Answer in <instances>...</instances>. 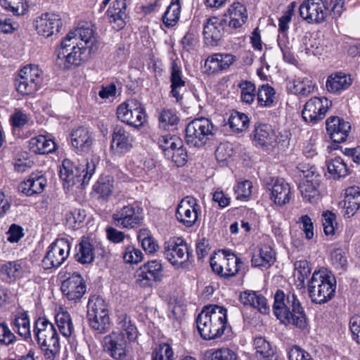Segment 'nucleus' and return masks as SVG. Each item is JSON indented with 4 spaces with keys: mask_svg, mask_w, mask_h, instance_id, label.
<instances>
[{
    "mask_svg": "<svg viewBox=\"0 0 360 360\" xmlns=\"http://www.w3.org/2000/svg\"><path fill=\"white\" fill-rule=\"evenodd\" d=\"M273 311L281 323L304 328L307 317L301 303L294 292L277 290L274 295Z\"/></svg>",
    "mask_w": 360,
    "mask_h": 360,
    "instance_id": "1",
    "label": "nucleus"
},
{
    "mask_svg": "<svg viewBox=\"0 0 360 360\" xmlns=\"http://www.w3.org/2000/svg\"><path fill=\"white\" fill-rule=\"evenodd\" d=\"M196 324L202 339H217L223 335L227 327V309L215 304L205 306L196 319Z\"/></svg>",
    "mask_w": 360,
    "mask_h": 360,
    "instance_id": "2",
    "label": "nucleus"
},
{
    "mask_svg": "<svg viewBox=\"0 0 360 360\" xmlns=\"http://www.w3.org/2000/svg\"><path fill=\"white\" fill-rule=\"evenodd\" d=\"M335 277L326 271H314L309 282L308 292L312 302L324 304L335 296Z\"/></svg>",
    "mask_w": 360,
    "mask_h": 360,
    "instance_id": "3",
    "label": "nucleus"
},
{
    "mask_svg": "<svg viewBox=\"0 0 360 360\" xmlns=\"http://www.w3.org/2000/svg\"><path fill=\"white\" fill-rule=\"evenodd\" d=\"M217 128L210 120L205 117L194 119L185 129V141L191 147L202 148L214 139Z\"/></svg>",
    "mask_w": 360,
    "mask_h": 360,
    "instance_id": "4",
    "label": "nucleus"
},
{
    "mask_svg": "<svg viewBox=\"0 0 360 360\" xmlns=\"http://www.w3.org/2000/svg\"><path fill=\"white\" fill-rule=\"evenodd\" d=\"M87 318L91 329L97 334L106 333L110 326L105 300L100 296L90 297L87 304Z\"/></svg>",
    "mask_w": 360,
    "mask_h": 360,
    "instance_id": "5",
    "label": "nucleus"
},
{
    "mask_svg": "<svg viewBox=\"0 0 360 360\" xmlns=\"http://www.w3.org/2000/svg\"><path fill=\"white\" fill-rule=\"evenodd\" d=\"M117 117L122 122L139 129L146 122L145 108L136 99L129 100L117 108Z\"/></svg>",
    "mask_w": 360,
    "mask_h": 360,
    "instance_id": "6",
    "label": "nucleus"
},
{
    "mask_svg": "<svg viewBox=\"0 0 360 360\" xmlns=\"http://www.w3.org/2000/svg\"><path fill=\"white\" fill-rule=\"evenodd\" d=\"M115 226L121 229H135L139 226L143 219V209L133 203L117 210L112 216Z\"/></svg>",
    "mask_w": 360,
    "mask_h": 360,
    "instance_id": "7",
    "label": "nucleus"
},
{
    "mask_svg": "<svg viewBox=\"0 0 360 360\" xmlns=\"http://www.w3.org/2000/svg\"><path fill=\"white\" fill-rule=\"evenodd\" d=\"M300 17L309 23L324 22L328 13L326 0H304L299 7Z\"/></svg>",
    "mask_w": 360,
    "mask_h": 360,
    "instance_id": "8",
    "label": "nucleus"
},
{
    "mask_svg": "<svg viewBox=\"0 0 360 360\" xmlns=\"http://www.w3.org/2000/svg\"><path fill=\"white\" fill-rule=\"evenodd\" d=\"M166 259L177 267H184L190 255L186 243L180 238H171L165 243Z\"/></svg>",
    "mask_w": 360,
    "mask_h": 360,
    "instance_id": "9",
    "label": "nucleus"
},
{
    "mask_svg": "<svg viewBox=\"0 0 360 360\" xmlns=\"http://www.w3.org/2000/svg\"><path fill=\"white\" fill-rule=\"evenodd\" d=\"M330 105L331 101L325 97L311 98L305 103L302 116L306 122L314 125L325 117Z\"/></svg>",
    "mask_w": 360,
    "mask_h": 360,
    "instance_id": "10",
    "label": "nucleus"
},
{
    "mask_svg": "<svg viewBox=\"0 0 360 360\" xmlns=\"http://www.w3.org/2000/svg\"><path fill=\"white\" fill-rule=\"evenodd\" d=\"M103 350L115 360H124L128 354L127 341L122 333L112 332L102 341Z\"/></svg>",
    "mask_w": 360,
    "mask_h": 360,
    "instance_id": "11",
    "label": "nucleus"
},
{
    "mask_svg": "<svg viewBox=\"0 0 360 360\" xmlns=\"http://www.w3.org/2000/svg\"><path fill=\"white\" fill-rule=\"evenodd\" d=\"M163 277V266L161 262L153 259L140 267L136 281L142 287H151L154 283L161 282Z\"/></svg>",
    "mask_w": 360,
    "mask_h": 360,
    "instance_id": "12",
    "label": "nucleus"
},
{
    "mask_svg": "<svg viewBox=\"0 0 360 360\" xmlns=\"http://www.w3.org/2000/svg\"><path fill=\"white\" fill-rule=\"evenodd\" d=\"M200 211L197 200L186 196L179 203L176 210L177 220L186 227H191L198 219V212Z\"/></svg>",
    "mask_w": 360,
    "mask_h": 360,
    "instance_id": "13",
    "label": "nucleus"
},
{
    "mask_svg": "<svg viewBox=\"0 0 360 360\" xmlns=\"http://www.w3.org/2000/svg\"><path fill=\"white\" fill-rule=\"evenodd\" d=\"M27 273L30 266L25 259L5 262L0 265V278L6 283H13Z\"/></svg>",
    "mask_w": 360,
    "mask_h": 360,
    "instance_id": "14",
    "label": "nucleus"
},
{
    "mask_svg": "<svg viewBox=\"0 0 360 360\" xmlns=\"http://www.w3.org/2000/svg\"><path fill=\"white\" fill-rule=\"evenodd\" d=\"M79 37L88 48L89 53H95L98 49L96 27L89 22H79L72 31L69 32V41Z\"/></svg>",
    "mask_w": 360,
    "mask_h": 360,
    "instance_id": "15",
    "label": "nucleus"
},
{
    "mask_svg": "<svg viewBox=\"0 0 360 360\" xmlns=\"http://www.w3.org/2000/svg\"><path fill=\"white\" fill-rule=\"evenodd\" d=\"M134 137L127 129L120 124L113 128L111 148L118 155L128 153L133 147Z\"/></svg>",
    "mask_w": 360,
    "mask_h": 360,
    "instance_id": "16",
    "label": "nucleus"
},
{
    "mask_svg": "<svg viewBox=\"0 0 360 360\" xmlns=\"http://www.w3.org/2000/svg\"><path fill=\"white\" fill-rule=\"evenodd\" d=\"M34 27L39 35L47 38L60 32L63 23L58 15L44 13L36 18Z\"/></svg>",
    "mask_w": 360,
    "mask_h": 360,
    "instance_id": "17",
    "label": "nucleus"
},
{
    "mask_svg": "<svg viewBox=\"0 0 360 360\" xmlns=\"http://www.w3.org/2000/svg\"><path fill=\"white\" fill-rule=\"evenodd\" d=\"M326 131L330 139L337 143L346 141L351 129L349 122L338 116H330L326 121Z\"/></svg>",
    "mask_w": 360,
    "mask_h": 360,
    "instance_id": "18",
    "label": "nucleus"
},
{
    "mask_svg": "<svg viewBox=\"0 0 360 360\" xmlns=\"http://www.w3.org/2000/svg\"><path fill=\"white\" fill-rule=\"evenodd\" d=\"M225 19L211 17L207 20L203 27L204 40L207 45L215 46L219 44L224 33Z\"/></svg>",
    "mask_w": 360,
    "mask_h": 360,
    "instance_id": "19",
    "label": "nucleus"
},
{
    "mask_svg": "<svg viewBox=\"0 0 360 360\" xmlns=\"http://www.w3.org/2000/svg\"><path fill=\"white\" fill-rule=\"evenodd\" d=\"M236 59V56L231 53H214L206 59L205 68L208 74L219 73L229 69Z\"/></svg>",
    "mask_w": 360,
    "mask_h": 360,
    "instance_id": "20",
    "label": "nucleus"
},
{
    "mask_svg": "<svg viewBox=\"0 0 360 360\" xmlns=\"http://www.w3.org/2000/svg\"><path fill=\"white\" fill-rule=\"evenodd\" d=\"M40 348L44 352L47 359L53 358L59 352L60 344L56 328L48 330L46 333H42L35 336Z\"/></svg>",
    "mask_w": 360,
    "mask_h": 360,
    "instance_id": "21",
    "label": "nucleus"
},
{
    "mask_svg": "<svg viewBox=\"0 0 360 360\" xmlns=\"http://www.w3.org/2000/svg\"><path fill=\"white\" fill-rule=\"evenodd\" d=\"M170 94L175 98L177 102L183 99V95L186 92V79L183 77L181 68L175 60L172 61L170 75Z\"/></svg>",
    "mask_w": 360,
    "mask_h": 360,
    "instance_id": "22",
    "label": "nucleus"
},
{
    "mask_svg": "<svg viewBox=\"0 0 360 360\" xmlns=\"http://www.w3.org/2000/svg\"><path fill=\"white\" fill-rule=\"evenodd\" d=\"M271 182V200L280 206L289 202L291 197L290 185L283 179L279 178L273 179Z\"/></svg>",
    "mask_w": 360,
    "mask_h": 360,
    "instance_id": "23",
    "label": "nucleus"
},
{
    "mask_svg": "<svg viewBox=\"0 0 360 360\" xmlns=\"http://www.w3.org/2000/svg\"><path fill=\"white\" fill-rule=\"evenodd\" d=\"M71 143L76 153L89 151L93 139L90 131L84 127H79L72 131Z\"/></svg>",
    "mask_w": 360,
    "mask_h": 360,
    "instance_id": "24",
    "label": "nucleus"
},
{
    "mask_svg": "<svg viewBox=\"0 0 360 360\" xmlns=\"http://www.w3.org/2000/svg\"><path fill=\"white\" fill-rule=\"evenodd\" d=\"M87 165L88 163L85 162L82 164H75L69 160V184L70 183L72 185L77 184L84 185L88 184L93 174L94 169L88 171Z\"/></svg>",
    "mask_w": 360,
    "mask_h": 360,
    "instance_id": "25",
    "label": "nucleus"
},
{
    "mask_svg": "<svg viewBox=\"0 0 360 360\" xmlns=\"http://www.w3.org/2000/svg\"><path fill=\"white\" fill-rule=\"evenodd\" d=\"M276 260L275 252L271 246L264 245L255 250L252 254L251 264L253 267L267 269Z\"/></svg>",
    "mask_w": 360,
    "mask_h": 360,
    "instance_id": "26",
    "label": "nucleus"
},
{
    "mask_svg": "<svg viewBox=\"0 0 360 360\" xmlns=\"http://www.w3.org/2000/svg\"><path fill=\"white\" fill-rule=\"evenodd\" d=\"M46 185V179L43 175L32 173L27 179L21 182L18 191L27 196L41 193Z\"/></svg>",
    "mask_w": 360,
    "mask_h": 360,
    "instance_id": "27",
    "label": "nucleus"
},
{
    "mask_svg": "<svg viewBox=\"0 0 360 360\" xmlns=\"http://www.w3.org/2000/svg\"><path fill=\"white\" fill-rule=\"evenodd\" d=\"M240 301L245 306H251L260 313L268 314L270 308L267 300L256 291L246 290L240 293Z\"/></svg>",
    "mask_w": 360,
    "mask_h": 360,
    "instance_id": "28",
    "label": "nucleus"
},
{
    "mask_svg": "<svg viewBox=\"0 0 360 360\" xmlns=\"http://www.w3.org/2000/svg\"><path fill=\"white\" fill-rule=\"evenodd\" d=\"M68 258V252L65 253L63 248L53 243L49 248L46 256L41 261L44 269L57 268L60 266Z\"/></svg>",
    "mask_w": 360,
    "mask_h": 360,
    "instance_id": "29",
    "label": "nucleus"
},
{
    "mask_svg": "<svg viewBox=\"0 0 360 360\" xmlns=\"http://www.w3.org/2000/svg\"><path fill=\"white\" fill-rule=\"evenodd\" d=\"M75 260L82 264H91L95 257L94 246L89 238L83 237L75 246Z\"/></svg>",
    "mask_w": 360,
    "mask_h": 360,
    "instance_id": "30",
    "label": "nucleus"
},
{
    "mask_svg": "<svg viewBox=\"0 0 360 360\" xmlns=\"http://www.w3.org/2000/svg\"><path fill=\"white\" fill-rule=\"evenodd\" d=\"M256 144L262 148L273 146L276 143V137L271 127L266 124L256 125L253 131Z\"/></svg>",
    "mask_w": 360,
    "mask_h": 360,
    "instance_id": "31",
    "label": "nucleus"
},
{
    "mask_svg": "<svg viewBox=\"0 0 360 360\" xmlns=\"http://www.w3.org/2000/svg\"><path fill=\"white\" fill-rule=\"evenodd\" d=\"M255 356L258 360H277L276 347L263 337H257L253 343Z\"/></svg>",
    "mask_w": 360,
    "mask_h": 360,
    "instance_id": "32",
    "label": "nucleus"
},
{
    "mask_svg": "<svg viewBox=\"0 0 360 360\" xmlns=\"http://www.w3.org/2000/svg\"><path fill=\"white\" fill-rule=\"evenodd\" d=\"M13 330L26 341H31L30 322L27 311L18 312L12 322Z\"/></svg>",
    "mask_w": 360,
    "mask_h": 360,
    "instance_id": "33",
    "label": "nucleus"
},
{
    "mask_svg": "<svg viewBox=\"0 0 360 360\" xmlns=\"http://www.w3.org/2000/svg\"><path fill=\"white\" fill-rule=\"evenodd\" d=\"M287 88L293 94L306 97L313 92L314 84L307 77H296L288 82Z\"/></svg>",
    "mask_w": 360,
    "mask_h": 360,
    "instance_id": "34",
    "label": "nucleus"
},
{
    "mask_svg": "<svg viewBox=\"0 0 360 360\" xmlns=\"http://www.w3.org/2000/svg\"><path fill=\"white\" fill-rule=\"evenodd\" d=\"M352 80L350 76L342 72L331 75L326 81V88L329 92L340 93L349 87Z\"/></svg>",
    "mask_w": 360,
    "mask_h": 360,
    "instance_id": "35",
    "label": "nucleus"
},
{
    "mask_svg": "<svg viewBox=\"0 0 360 360\" xmlns=\"http://www.w3.org/2000/svg\"><path fill=\"white\" fill-rule=\"evenodd\" d=\"M56 144L51 139L46 136L39 135L32 138L29 141L30 150L36 154H48L56 149Z\"/></svg>",
    "mask_w": 360,
    "mask_h": 360,
    "instance_id": "36",
    "label": "nucleus"
},
{
    "mask_svg": "<svg viewBox=\"0 0 360 360\" xmlns=\"http://www.w3.org/2000/svg\"><path fill=\"white\" fill-rule=\"evenodd\" d=\"M223 266V277L229 278L235 276L239 271L240 266L243 264L240 259L229 251L224 252L221 258Z\"/></svg>",
    "mask_w": 360,
    "mask_h": 360,
    "instance_id": "37",
    "label": "nucleus"
},
{
    "mask_svg": "<svg viewBox=\"0 0 360 360\" xmlns=\"http://www.w3.org/2000/svg\"><path fill=\"white\" fill-rule=\"evenodd\" d=\"M320 183L317 179L302 181L299 186L302 196L309 202H316L319 198V187Z\"/></svg>",
    "mask_w": 360,
    "mask_h": 360,
    "instance_id": "38",
    "label": "nucleus"
},
{
    "mask_svg": "<svg viewBox=\"0 0 360 360\" xmlns=\"http://www.w3.org/2000/svg\"><path fill=\"white\" fill-rule=\"evenodd\" d=\"M113 179L110 176L99 178L94 186V192L98 195V198L103 200H108L112 194Z\"/></svg>",
    "mask_w": 360,
    "mask_h": 360,
    "instance_id": "39",
    "label": "nucleus"
},
{
    "mask_svg": "<svg viewBox=\"0 0 360 360\" xmlns=\"http://www.w3.org/2000/svg\"><path fill=\"white\" fill-rule=\"evenodd\" d=\"M69 287H71V290H69V300H79L86 292L85 283L78 274H74L72 278L69 277Z\"/></svg>",
    "mask_w": 360,
    "mask_h": 360,
    "instance_id": "40",
    "label": "nucleus"
},
{
    "mask_svg": "<svg viewBox=\"0 0 360 360\" xmlns=\"http://www.w3.org/2000/svg\"><path fill=\"white\" fill-rule=\"evenodd\" d=\"M181 4L179 0H172L162 15V21L166 27L174 26L179 20Z\"/></svg>",
    "mask_w": 360,
    "mask_h": 360,
    "instance_id": "41",
    "label": "nucleus"
},
{
    "mask_svg": "<svg viewBox=\"0 0 360 360\" xmlns=\"http://www.w3.org/2000/svg\"><path fill=\"white\" fill-rule=\"evenodd\" d=\"M328 172L334 179H340L349 174V168L345 160L340 157H335L327 164Z\"/></svg>",
    "mask_w": 360,
    "mask_h": 360,
    "instance_id": "42",
    "label": "nucleus"
},
{
    "mask_svg": "<svg viewBox=\"0 0 360 360\" xmlns=\"http://www.w3.org/2000/svg\"><path fill=\"white\" fill-rule=\"evenodd\" d=\"M276 91L269 84H262L258 88L257 93V102L259 106L270 108L275 100Z\"/></svg>",
    "mask_w": 360,
    "mask_h": 360,
    "instance_id": "43",
    "label": "nucleus"
},
{
    "mask_svg": "<svg viewBox=\"0 0 360 360\" xmlns=\"http://www.w3.org/2000/svg\"><path fill=\"white\" fill-rule=\"evenodd\" d=\"M250 120L247 115L238 111L233 112L229 119L231 129L236 133L245 131L249 127Z\"/></svg>",
    "mask_w": 360,
    "mask_h": 360,
    "instance_id": "44",
    "label": "nucleus"
},
{
    "mask_svg": "<svg viewBox=\"0 0 360 360\" xmlns=\"http://www.w3.org/2000/svg\"><path fill=\"white\" fill-rule=\"evenodd\" d=\"M177 145L175 148H172L170 150H167L166 153V157L168 159H171L177 167L184 166L187 162V151L184 148L181 140H177Z\"/></svg>",
    "mask_w": 360,
    "mask_h": 360,
    "instance_id": "45",
    "label": "nucleus"
},
{
    "mask_svg": "<svg viewBox=\"0 0 360 360\" xmlns=\"http://www.w3.org/2000/svg\"><path fill=\"white\" fill-rule=\"evenodd\" d=\"M68 34L63 38L60 46L57 47L55 51L56 56L55 60L56 66L63 71L68 69Z\"/></svg>",
    "mask_w": 360,
    "mask_h": 360,
    "instance_id": "46",
    "label": "nucleus"
},
{
    "mask_svg": "<svg viewBox=\"0 0 360 360\" xmlns=\"http://www.w3.org/2000/svg\"><path fill=\"white\" fill-rule=\"evenodd\" d=\"M88 48L84 46H74L69 53V64L75 67L79 66L84 62L87 60L89 52L87 53Z\"/></svg>",
    "mask_w": 360,
    "mask_h": 360,
    "instance_id": "47",
    "label": "nucleus"
},
{
    "mask_svg": "<svg viewBox=\"0 0 360 360\" xmlns=\"http://www.w3.org/2000/svg\"><path fill=\"white\" fill-rule=\"evenodd\" d=\"M0 4L15 15H24L28 8L25 0H0Z\"/></svg>",
    "mask_w": 360,
    "mask_h": 360,
    "instance_id": "48",
    "label": "nucleus"
},
{
    "mask_svg": "<svg viewBox=\"0 0 360 360\" xmlns=\"http://www.w3.org/2000/svg\"><path fill=\"white\" fill-rule=\"evenodd\" d=\"M241 91V100L248 104L252 103L256 96L255 85L250 81H243L238 84Z\"/></svg>",
    "mask_w": 360,
    "mask_h": 360,
    "instance_id": "49",
    "label": "nucleus"
},
{
    "mask_svg": "<svg viewBox=\"0 0 360 360\" xmlns=\"http://www.w3.org/2000/svg\"><path fill=\"white\" fill-rule=\"evenodd\" d=\"M158 120L161 127L169 129V126H174L179 122V117L175 112L170 109H163L160 111Z\"/></svg>",
    "mask_w": 360,
    "mask_h": 360,
    "instance_id": "50",
    "label": "nucleus"
},
{
    "mask_svg": "<svg viewBox=\"0 0 360 360\" xmlns=\"http://www.w3.org/2000/svg\"><path fill=\"white\" fill-rule=\"evenodd\" d=\"M330 260L336 269H345L347 266V259L345 251L341 248H334L330 252Z\"/></svg>",
    "mask_w": 360,
    "mask_h": 360,
    "instance_id": "51",
    "label": "nucleus"
},
{
    "mask_svg": "<svg viewBox=\"0 0 360 360\" xmlns=\"http://www.w3.org/2000/svg\"><path fill=\"white\" fill-rule=\"evenodd\" d=\"M17 338L6 323H0V345L8 347L15 343Z\"/></svg>",
    "mask_w": 360,
    "mask_h": 360,
    "instance_id": "52",
    "label": "nucleus"
},
{
    "mask_svg": "<svg viewBox=\"0 0 360 360\" xmlns=\"http://www.w3.org/2000/svg\"><path fill=\"white\" fill-rule=\"evenodd\" d=\"M153 360H174V352L169 344L160 345L153 352Z\"/></svg>",
    "mask_w": 360,
    "mask_h": 360,
    "instance_id": "53",
    "label": "nucleus"
},
{
    "mask_svg": "<svg viewBox=\"0 0 360 360\" xmlns=\"http://www.w3.org/2000/svg\"><path fill=\"white\" fill-rule=\"evenodd\" d=\"M123 259L127 263L137 264L142 260L143 253L134 246L129 245L123 253Z\"/></svg>",
    "mask_w": 360,
    "mask_h": 360,
    "instance_id": "54",
    "label": "nucleus"
},
{
    "mask_svg": "<svg viewBox=\"0 0 360 360\" xmlns=\"http://www.w3.org/2000/svg\"><path fill=\"white\" fill-rule=\"evenodd\" d=\"M210 360H237V354L229 348L222 347L214 350L209 356Z\"/></svg>",
    "mask_w": 360,
    "mask_h": 360,
    "instance_id": "55",
    "label": "nucleus"
},
{
    "mask_svg": "<svg viewBox=\"0 0 360 360\" xmlns=\"http://www.w3.org/2000/svg\"><path fill=\"white\" fill-rule=\"evenodd\" d=\"M322 222L325 234L327 236L333 235L337 226L335 215L331 212H326L323 214Z\"/></svg>",
    "mask_w": 360,
    "mask_h": 360,
    "instance_id": "56",
    "label": "nucleus"
},
{
    "mask_svg": "<svg viewBox=\"0 0 360 360\" xmlns=\"http://www.w3.org/2000/svg\"><path fill=\"white\" fill-rule=\"evenodd\" d=\"M42 72L37 65H29L22 68L19 72V76L27 79H34L37 81H41Z\"/></svg>",
    "mask_w": 360,
    "mask_h": 360,
    "instance_id": "57",
    "label": "nucleus"
},
{
    "mask_svg": "<svg viewBox=\"0 0 360 360\" xmlns=\"http://www.w3.org/2000/svg\"><path fill=\"white\" fill-rule=\"evenodd\" d=\"M252 182L248 180L238 183L234 187L236 198L238 200H243L248 198L252 193Z\"/></svg>",
    "mask_w": 360,
    "mask_h": 360,
    "instance_id": "58",
    "label": "nucleus"
},
{
    "mask_svg": "<svg viewBox=\"0 0 360 360\" xmlns=\"http://www.w3.org/2000/svg\"><path fill=\"white\" fill-rule=\"evenodd\" d=\"M106 14L109 22L112 25L115 30H120L124 27L126 14L117 13L110 9H108Z\"/></svg>",
    "mask_w": 360,
    "mask_h": 360,
    "instance_id": "59",
    "label": "nucleus"
},
{
    "mask_svg": "<svg viewBox=\"0 0 360 360\" xmlns=\"http://www.w3.org/2000/svg\"><path fill=\"white\" fill-rule=\"evenodd\" d=\"M15 85L17 91L22 95L32 94L38 90L32 83L28 84L23 79V77L19 75L15 80Z\"/></svg>",
    "mask_w": 360,
    "mask_h": 360,
    "instance_id": "60",
    "label": "nucleus"
},
{
    "mask_svg": "<svg viewBox=\"0 0 360 360\" xmlns=\"http://www.w3.org/2000/svg\"><path fill=\"white\" fill-rule=\"evenodd\" d=\"M54 328L53 325L44 317L38 318L34 322V334L39 336L42 333H46L47 330Z\"/></svg>",
    "mask_w": 360,
    "mask_h": 360,
    "instance_id": "61",
    "label": "nucleus"
},
{
    "mask_svg": "<svg viewBox=\"0 0 360 360\" xmlns=\"http://www.w3.org/2000/svg\"><path fill=\"white\" fill-rule=\"evenodd\" d=\"M289 360H314L311 354L301 347L295 345L288 352Z\"/></svg>",
    "mask_w": 360,
    "mask_h": 360,
    "instance_id": "62",
    "label": "nucleus"
},
{
    "mask_svg": "<svg viewBox=\"0 0 360 360\" xmlns=\"http://www.w3.org/2000/svg\"><path fill=\"white\" fill-rule=\"evenodd\" d=\"M230 17L242 18L244 20L248 19V13L245 6L240 2H234L229 8Z\"/></svg>",
    "mask_w": 360,
    "mask_h": 360,
    "instance_id": "63",
    "label": "nucleus"
},
{
    "mask_svg": "<svg viewBox=\"0 0 360 360\" xmlns=\"http://www.w3.org/2000/svg\"><path fill=\"white\" fill-rule=\"evenodd\" d=\"M295 269L298 274V279L303 281L311 274V267L307 260H300L295 263Z\"/></svg>",
    "mask_w": 360,
    "mask_h": 360,
    "instance_id": "64",
    "label": "nucleus"
}]
</instances>
